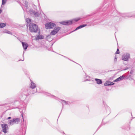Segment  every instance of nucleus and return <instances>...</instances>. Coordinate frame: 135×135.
I'll list each match as a JSON object with an SVG mask.
<instances>
[{
	"mask_svg": "<svg viewBox=\"0 0 135 135\" xmlns=\"http://www.w3.org/2000/svg\"><path fill=\"white\" fill-rule=\"evenodd\" d=\"M126 76L124 75H123L121 76H120L118 78V79H119V81L122 80L123 79H125L126 78Z\"/></svg>",
	"mask_w": 135,
	"mask_h": 135,
	"instance_id": "obj_21",
	"label": "nucleus"
},
{
	"mask_svg": "<svg viewBox=\"0 0 135 135\" xmlns=\"http://www.w3.org/2000/svg\"><path fill=\"white\" fill-rule=\"evenodd\" d=\"M11 117H9L7 118V119H11Z\"/></svg>",
	"mask_w": 135,
	"mask_h": 135,
	"instance_id": "obj_36",
	"label": "nucleus"
},
{
	"mask_svg": "<svg viewBox=\"0 0 135 135\" xmlns=\"http://www.w3.org/2000/svg\"><path fill=\"white\" fill-rule=\"evenodd\" d=\"M114 83L113 82L110 81H107L104 84L105 86H109L113 85L114 84Z\"/></svg>",
	"mask_w": 135,
	"mask_h": 135,
	"instance_id": "obj_14",
	"label": "nucleus"
},
{
	"mask_svg": "<svg viewBox=\"0 0 135 135\" xmlns=\"http://www.w3.org/2000/svg\"><path fill=\"white\" fill-rule=\"evenodd\" d=\"M9 125L11 126H12L15 124L13 119L12 120H9Z\"/></svg>",
	"mask_w": 135,
	"mask_h": 135,
	"instance_id": "obj_23",
	"label": "nucleus"
},
{
	"mask_svg": "<svg viewBox=\"0 0 135 135\" xmlns=\"http://www.w3.org/2000/svg\"><path fill=\"white\" fill-rule=\"evenodd\" d=\"M120 16L124 18H127V17H130L135 16H129L128 13H119Z\"/></svg>",
	"mask_w": 135,
	"mask_h": 135,
	"instance_id": "obj_13",
	"label": "nucleus"
},
{
	"mask_svg": "<svg viewBox=\"0 0 135 135\" xmlns=\"http://www.w3.org/2000/svg\"><path fill=\"white\" fill-rule=\"evenodd\" d=\"M117 61V58L116 57V56H115V58L114 59V62L115 63Z\"/></svg>",
	"mask_w": 135,
	"mask_h": 135,
	"instance_id": "obj_30",
	"label": "nucleus"
},
{
	"mask_svg": "<svg viewBox=\"0 0 135 135\" xmlns=\"http://www.w3.org/2000/svg\"><path fill=\"white\" fill-rule=\"evenodd\" d=\"M23 47L24 50H26L27 49V47H28V44L24 42H22V43Z\"/></svg>",
	"mask_w": 135,
	"mask_h": 135,
	"instance_id": "obj_15",
	"label": "nucleus"
},
{
	"mask_svg": "<svg viewBox=\"0 0 135 135\" xmlns=\"http://www.w3.org/2000/svg\"><path fill=\"white\" fill-rule=\"evenodd\" d=\"M36 87L35 84L32 81H31V85L29 89V90H31L33 93H35L37 92V89L36 88Z\"/></svg>",
	"mask_w": 135,
	"mask_h": 135,
	"instance_id": "obj_6",
	"label": "nucleus"
},
{
	"mask_svg": "<svg viewBox=\"0 0 135 135\" xmlns=\"http://www.w3.org/2000/svg\"><path fill=\"white\" fill-rule=\"evenodd\" d=\"M104 104L106 112L108 115L110 113V109L109 107L107 105L103 102Z\"/></svg>",
	"mask_w": 135,
	"mask_h": 135,
	"instance_id": "obj_12",
	"label": "nucleus"
},
{
	"mask_svg": "<svg viewBox=\"0 0 135 135\" xmlns=\"http://www.w3.org/2000/svg\"><path fill=\"white\" fill-rule=\"evenodd\" d=\"M24 52H23V55H24Z\"/></svg>",
	"mask_w": 135,
	"mask_h": 135,
	"instance_id": "obj_42",
	"label": "nucleus"
},
{
	"mask_svg": "<svg viewBox=\"0 0 135 135\" xmlns=\"http://www.w3.org/2000/svg\"><path fill=\"white\" fill-rule=\"evenodd\" d=\"M29 13L31 16L35 17H38L40 15L38 11H36L33 9H30L29 11Z\"/></svg>",
	"mask_w": 135,
	"mask_h": 135,
	"instance_id": "obj_9",
	"label": "nucleus"
},
{
	"mask_svg": "<svg viewBox=\"0 0 135 135\" xmlns=\"http://www.w3.org/2000/svg\"><path fill=\"white\" fill-rule=\"evenodd\" d=\"M79 18H74L72 20H69L67 21H64L60 22V23L65 25H69L72 24L73 23L76 22L80 20Z\"/></svg>",
	"mask_w": 135,
	"mask_h": 135,
	"instance_id": "obj_4",
	"label": "nucleus"
},
{
	"mask_svg": "<svg viewBox=\"0 0 135 135\" xmlns=\"http://www.w3.org/2000/svg\"><path fill=\"white\" fill-rule=\"evenodd\" d=\"M126 129L127 130H130V127L129 126L128 127V128H127Z\"/></svg>",
	"mask_w": 135,
	"mask_h": 135,
	"instance_id": "obj_35",
	"label": "nucleus"
},
{
	"mask_svg": "<svg viewBox=\"0 0 135 135\" xmlns=\"http://www.w3.org/2000/svg\"><path fill=\"white\" fill-rule=\"evenodd\" d=\"M24 60V59H23V60H22V61H23V60Z\"/></svg>",
	"mask_w": 135,
	"mask_h": 135,
	"instance_id": "obj_45",
	"label": "nucleus"
},
{
	"mask_svg": "<svg viewBox=\"0 0 135 135\" xmlns=\"http://www.w3.org/2000/svg\"><path fill=\"white\" fill-rule=\"evenodd\" d=\"M1 126L3 132L4 133H7V130L8 128V126L7 124L5 123H3L1 124Z\"/></svg>",
	"mask_w": 135,
	"mask_h": 135,
	"instance_id": "obj_11",
	"label": "nucleus"
},
{
	"mask_svg": "<svg viewBox=\"0 0 135 135\" xmlns=\"http://www.w3.org/2000/svg\"><path fill=\"white\" fill-rule=\"evenodd\" d=\"M95 80L97 81V83L98 84H100L102 83V81L101 80L98 79H95Z\"/></svg>",
	"mask_w": 135,
	"mask_h": 135,
	"instance_id": "obj_20",
	"label": "nucleus"
},
{
	"mask_svg": "<svg viewBox=\"0 0 135 135\" xmlns=\"http://www.w3.org/2000/svg\"><path fill=\"white\" fill-rule=\"evenodd\" d=\"M51 37V36L50 35H48L46 36V39L47 40H48L49 38Z\"/></svg>",
	"mask_w": 135,
	"mask_h": 135,
	"instance_id": "obj_27",
	"label": "nucleus"
},
{
	"mask_svg": "<svg viewBox=\"0 0 135 135\" xmlns=\"http://www.w3.org/2000/svg\"><path fill=\"white\" fill-rule=\"evenodd\" d=\"M7 0H2V3L1 7H2V5H4L6 3Z\"/></svg>",
	"mask_w": 135,
	"mask_h": 135,
	"instance_id": "obj_25",
	"label": "nucleus"
},
{
	"mask_svg": "<svg viewBox=\"0 0 135 135\" xmlns=\"http://www.w3.org/2000/svg\"><path fill=\"white\" fill-rule=\"evenodd\" d=\"M133 70H132L130 73V74L132 75L133 74Z\"/></svg>",
	"mask_w": 135,
	"mask_h": 135,
	"instance_id": "obj_32",
	"label": "nucleus"
},
{
	"mask_svg": "<svg viewBox=\"0 0 135 135\" xmlns=\"http://www.w3.org/2000/svg\"><path fill=\"white\" fill-rule=\"evenodd\" d=\"M90 80L89 79H86L85 80H84V81H90Z\"/></svg>",
	"mask_w": 135,
	"mask_h": 135,
	"instance_id": "obj_33",
	"label": "nucleus"
},
{
	"mask_svg": "<svg viewBox=\"0 0 135 135\" xmlns=\"http://www.w3.org/2000/svg\"><path fill=\"white\" fill-rule=\"evenodd\" d=\"M33 94L32 92L28 89H24L22 90L21 93H20L18 95L19 99L18 100H15L14 101L15 103L17 106L20 108V111L22 112V115L23 119V114L25 110V107L27 104L28 102V99L26 98L27 95L29 94Z\"/></svg>",
	"mask_w": 135,
	"mask_h": 135,
	"instance_id": "obj_1",
	"label": "nucleus"
},
{
	"mask_svg": "<svg viewBox=\"0 0 135 135\" xmlns=\"http://www.w3.org/2000/svg\"><path fill=\"white\" fill-rule=\"evenodd\" d=\"M119 53V49H118L117 50V51L115 53V54H118Z\"/></svg>",
	"mask_w": 135,
	"mask_h": 135,
	"instance_id": "obj_28",
	"label": "nucleus"
},
{
	"mask_svg": "<svg viewBox=\"0 0 135 135\" xmlns=\"http://www.w3.org/2000/svg\"><path fill=\"white\" fill-rule=\"evenodd\" d=\"M29 29L31 32L36 33L37 32L38 27L37 25L33 23H31L29 25Z\"/></svg>",
	"mask_w": 135,
	"mask_h": 135,
	"instance_id": "obj_5",
	"label": "nucleus"
},
{
	"mask_svg": "<svg viewBox=\"0 0 135 135\" xmlns=\"http://www.w3.org/2000/svg\"><path fill=\"white\" fill-rule=\"evenodd\" d=\"M63 133L64 134H65V133H64V132H63Z\"/></svg>",
	"mask_w": 135,
	"mask_h": 135,
	"instance_id": "obj_44",
	"label": "nucleus"
},
{
	"mask_svg": "<svg viewBox=\"0 0 135 135\" xmlns=\"http://www.w3.org/2000/svg\"><path fill=\"white\" fill-rule=\"evenodd\" d=\"M128 69V68H126L125 69H124L123 70H127Z\"/></svg>",
	"mask_w": 135,
	"mask_h": 135,
	"instance_id": "obj_38",
	"label": "nucleus"
},
{
	"mask_svg": "<svg viewBox=\"0 0 135 135\" xmlns=\"http://www.w3.org/2000/svg\"><path fill=\"white\" fill-rule=\"evenodd\" d=\"M54 29L50 33L51 35H54L57 33L61 30V27L58 26H55L54 27Z\"/></svg>",
	"mask_w": 135,
	"mask_h": 135,
	"instance_id": "obj_7",
	"label": "nucleus"
},
{
	"mask_svg": "<svg viewBox=\"0 0 135 135\" xmlns=\"http://www.w3.org/2000/svg\"><path fill=\"white\" fill-rule=\"evenodd\" d=\"M101 125H100V126H99V127H98V129H97V130H98L100 128V127H101Z\"/></svg>",
	"mask_w": 135,
	"mask_h": 135,
	"instance_id": "obj_34",
	"label": "nucleus"
},
{
	"mask_svg": "<svg viewBox=\"0 0 135 135\" xmlns=\"http://www.w3.org/2000/svg\"><path fill=\"white\" fill-rule=\"evenodd\" d=\"M25 6L26 8H27L28 6V3L27 2L25 1Z\"/></svg>",
	"mask_w": 135,
	"mask_h": 135,
	"instance_id": "obj_26",
	"label": "nucleus"
},
{
	"mask_svg": "<svg viewBox=\"0 0 135 135\" xmlns=\"http://www.w3.org/2000/svg\"><path fill=\"white\" fill-rule=\"evenodd\" d=\"M65 104V103H64V105Z\"/></svg>",
	"mask_w": 135,
	"mask_h": 135,
	"instance_id": "obj_41",
	"label": "nucleus"
},
{
	"mask_svg": "<svg viewBox=\"0 0 135 135\" xmlns=\"http://www.w3.org/2000/svg\"><path fill=\"white\" fill-rule=\"evenodd\" d=\"M7 33L11 34V32L10 31H8V32H7Z\"/></svg>",
	"mask_w": 135,
	"mask_h": 135,
	"instance_id": "obj_39",
	"label": "nucleus"
},
{
	"mask_svg": "<svg viewBox=\"0 0 135 135\" xmlns=\"http://www.w3.org/2000/svg\"><path fill=\"white\" fill-rule=\"evenodd\" d=\"M130 58V54L128 53L124 54L122 56V60L127 61Z\"/></svg>",
	"mask_w": 135,
	"mask_h": 135,
	"instance_id": "obj_10",
	"label": "nucleus"
},
{
	"mask_svg": "<svg viewBox=\"0 0 135 135\" xmlns=\"http://www.w3.org/2000/svg\"><path fill=\"white\" fill-rule=\"evenodd\" d=\"M87 26V25L86 24H83L82 25H80L77 27H76V29L73 31H72V32H73L74 31H76L77 30L80 29V28H83V27H84Z\"/></svg>",
	"mask_w": 135,
	"mask_h": 135,
	"instance_id": "obj_16",
	"label": "nucleus"
},
{
	"mask_svg": "<svg viewBox=\"0 0 135 135\" xmlns=\"http://www.w3.org/2000/svg\"><path fill=\"white\" fill-rule=\"evenodd\" d=\"M132 135H135L134 134H132Z\"/></svg>",
	"mask_w": 135,
	"mask_h": 135,
	"instance_id": "obj_43",
	"label": "nucleus"
},
{
	"mask_svg": "<svg viewBox=\"0 0 135 135\" xmlns=\"http://www.w3.org/2000/svg\"><path fill=\"white\" fill-rule=\"evenodd\" d=\"M126 76L127 77L126 78L127 79H129V80L130 79H133V78H132V77L131 75H129L128 76Z\"/></svg>",
	"mask_w": 135,
	"mask_h": 135,
	"instance_id": "obj_24",
	"label": "nucleus"
},
{
	"mask_svg": "<svg viewBox=\"0 0 135 135\" xmlns=\"http://www.w3.org/2000/svg\"><path fill=\"white\" fill-rule=\"evenodd\" d=\"M2 11V9H0V14L1 13Z\"/></svg>",
	"mask_w": 135,
	"mask_h": 135,
	"instance_id": "obj_37",
	"label": "nucleus"
},
{
	"mask_svg": "<svg viewBox=\"0 0 135 135\" xmlns=\"http://www.w3.org/2000/svg\"><path fill=\"white\" fill-rule=\"evenodd\" d=\"M114 0H109V6L112 9L111 12L110 14L114 16H116L118 14V12L115 9V6L113 3Z\"/></svg>",
	"mask_w": 135,
	"mask_h": 135,
	"instance_id": "obj_2",
	"label": "nucleus"
},
{
	"mask_svg": "<svg viewBox=\"0 0 135 135\" xmlns=\"http://www.w3.org/2000/svg\"><path fill=\"white\" fill-rule=\"evenodd\" d=\"M43 93H44L45 95H46L48 96L49 97H51L52 98H54L56 100H58L60 102L62 103V108L64 107V103H65V104H64V105H70L71 103L70 102H66L65 100L61 99H58V98L57 97H55L54 95H52L51 94L49 93H48L45 92H44Z\"/></svg>",
	"mask_w": 135,
	"mask_h": 135,
	"instance_id": "obj_3",
	"label": "nucleus"
},
{
	"mask_svg": "<svg viewBox=\"0 0 135 135\" xmlns=\"http://www.w3.org/2000/svg\"><path fill=\"white\" fill-rule=\"evenodd\" d=\"M56 25V24L54 23L48 22L45 24V28L47 29L53 28Z\"/></svg>",
	"mask_w": 135,
	"mask_h": 135,
	"instance_id": "obj_8",
	"label": "nucleus"
},
{
	"mask_svg": "<svg viewBox=\"0 0 135 135\" xmlns=\"http://www.w3.org/2000/svg\"><path fill=\"white\" fill-rule=\"evenodd\" d=\"M61 55V56H62L64 57L65 58H66V59H69V60H70L69 58H68V57H66V56H64L63 55Z\"/></svg>",
	"mask_w": 135,
	"mask_h": 135,
	"instance_id": "obj_31",
	"label": "nucleus"
},
{
	"mask_svg": "<svg viewBox=\"0 0 135 135\" xmlns=\"http://www.w3.org/2000/svg\"><path fill=\"white\" fill-rule=\"evenodd\" d=\"M119 81V79H118V78H117V79H115V80H114L113 81L114 82H117Z\"/></svg>",
	"mask_w": 135,
	"mask_h": 135,
	"instance_id": "obj_29",
	"label": "nucleus"
},
{
	"mask_svg": "<svg viewBox=\"0 0 135 135\" xmlns=\"http://www.w3.org/2000/svg\"><path fill=\"white\" fill-rule=\"evenodd\" d=\"M86 78H89V77L88 76H86Z\"/></svg>",
	"mask_w": 135,
	"mask_h": 135,
	"instance_id": "obj_40",
	"label": "nucleus"
},
{
	"mask_svg": "<svg viewBox=\"0 0 135 135\" xmlns=\"http://www.w3.org/2000/svg\"><path fill=\"white\" fill-rule=\"evenodd\" d=\"M15 124H17L20 122V119L19 118H15L13 119Z\"/></svg>",
	"mask_w": 135,
	"mask_h": 135,
	"instance_id": "obj_19",
	"label": "nucleus"
},
{
	"mask_svg": "<svg viewBox=\"0 0 135 135\" xmlns=\"http://www.w3.org/2000/svg\"><path fill=\"white\" fill-rule=\"evenodd\" d=\"M44 37L42 35L39 34L36 37V40H41L44 39Z\"/></svg>",
	"mask_w": 135,
	"mask_h": 135,
	"instance_id": "obj_17",
	"label": "nucleus"
},
{
	"mask_svg": "<svg viewBox=\"0 0 135 135\" xmlns=\"http://www.w3.org/2000/svg\"><path fill=\"white\" fill-rule=\"evenodd\" d=\"M26 22L27 23V27L29 26V25L30 23H32L31 22V19L28 18H27L26 19Z\"/></svg>",
	"mask_w": 135,
	"mask_h": 135,
	"instance_id": "obj_18",
	"label": "nucleus"
},
{
	"mask_svg": "<svg viewBox=\"0 0 135 135\" xmlns=\"http://www.w3.org/2000/svg\"><path fill=\"white\" fill-rule=\"evenodd\" d=\"M6 25V23H0V28H2L4 27Z\"/></svg>",
	"mask_w": 135,
	"mask_h": 135,
	"instance_id": "obj_22",
	"label": "nucleus"
}]
</instances>
